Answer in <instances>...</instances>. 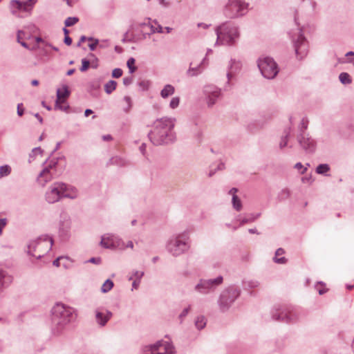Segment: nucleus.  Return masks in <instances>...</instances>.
Returning a JSON list of instances; mask_svg holds the SVG:
<instances>
[{"label":"nucleus","instance_id":"nucleus-45","mask_svg":"<svg viewBox=\"0 0 354 354\" xmlns=\"http://www.w3.org/2000/svg\"><path fill=\"white\" fill-rule=\"evenodd\" d=\"M64 42L66 44H67L68 46L71 45V43H72V39L70 37L68 36H65V38H64Z\"/></svg>","mask_w":354,"mask_h":354},{"label":"nucleus","instance_id":"nucleus-53","mask_svg":"<svg viewBox=\"0 0 354 354\" xmlns=\"http://www.w3.org/2000/svg\"><path fill=\"white\" fill-rule=\"evenodd\" d=\"M32 86H37L39 84V82L36 80H34L31 82Z\"/></svg>","mask_w":354,"mask_h":354},{"label":"nucleus","instance_id":"nucleus-11","mask_svg":"<svg viewBox=\"0 0 354 354\" xmlns=\"http://www.w3.org/2000/svg\"><path fill=\"white\" fill-rule=\"evenodd\" d=\"M70 95V91L66 85H63L57 91V100L55 108L60 110L66 111L68 106L65 104V102Z\"/></svg>","mask_w":354,"mask_h":354},{"label":"nucleus","instance_id":"nucleus-16","mask_svg":"<svg viewBox=\"0 0 354 354\" xmlns=\"http://www.w3.org/2000/svg\"><path fill=\"white\" fill-rule=\"evenodd\" d=\"M78 195L77 189L73 186L65 184V188L63 190V197L69 198H75Z\"/></svg>","mask_w":354,"mask_h":354},{"label":"nucleus","instance_id":"nucleus-5","mask_svg":"<svg viewBox=\"0 0 354 354\" xmlns=\"http://www.w3.org/2000/svg\"><path fill=\"white\" fill-rule=\"evenodd\" d=\"M258 66L262 75L268 79L274 77L278 73L277 64L270 57L260 58Z\"/></svg>","mask_w":354,"mask_h":354},{"label":"nucleus","instance_id":"nucleus-38","mask_svg":"<svg viewBox=\"0 0 354 354\" xmlns=\"http://www.w3.org/2000/svg\"><path fill=\"white\" fill-rule=\"evenodd\" d=\"M179 102H180V100H179V97H173L170 102V107L171 109H175L176 108L178 104H179Z\"/></svg>","mask_w":354,"mask_h":354},{"label":"nucleus","instance_id":"nucleus-31","mask_svg":"<svg viewBox=\"0 0 354 354\" xmlns=\"http://www.w3.org/2000/svg\"><path fill=\"white\" fill-rule=\"evenodd\" d=\"M135 63H136V60L133 57L129 58L127 61V66H128L131 73H133L136 70V67L135 66Z\"/></svg>","mask_w":354,"mask_h":354},{"label":"nucleus","instance_id":"nucleus-44","mask_svg":"<svg viewBox=\"0 0 354 354\" xmlns=\"http://www.w3.org/2000/svg\"><path fill=\"white\" fill-rule=\"evenodd\" d=\"M120 246H121V247H124V248H123V249H124V248H133V244L132 241H129V242L127 243V245H126V246H124V244H123V243H122V242H121V243H120Z\"/></svg>","mask_w":354,"mask_h":354},{"label":"nucleus","instance_id":"nucleus-54","mask_svg":"<svg viewBox=\"0 0 354 354\" xmlns=\"http://www.w3.org/2000/svg\"><path fill=\"white\" fill-rule=\"evenodd\" d=\"M35 117L39 120L40 122H42V118L38 113L35 115Z\"/></svg>","mask_w":354,"mask_h":354},{"label":"nucleus","instance_id":"nucleus-42","mask_svg":"<svg viewBox=\"0 0 354 354\" xmlns=\"http://www.w3.org/2000/svg\"><path fill=\"white\" fill-rule=\"evenodd\" d=\"M24 35H25V32L22 30H20L17 33V41L18 42H21V39H24L25 37H24Z\"/></svg>","mask_w":354,"mask_h":354},{"label":"nucleus","instance_id":"nucleus-2","mask_svg":"<svg viewBox=\"0 0 354 354\" xmlns=\"http://www.w3.org/2000/svg\"><path fill=\"white\" fill-rule=\"evenodd\" d=\"M239 37L238 30L236 27L224 24L217 29V43L221 44H231Z\"/></svg>","mask_w":354,"mask_h":354},{"label":"nucleus","instance_id":"nucleus-49","mask_svg":"<svg viewBox=\"0 0 354 354\" xmlns=\"http://www.w3.org/2000/svg\"><path fill=\"white\" fill-rule=\"evenodd\" d=\"M295 168L297 169L298 170H300L303 169V165L301 163H297L295 165Z\"/></svg>","mask_w":354,"mask_h":354},{"label":"nucleus","instance_id":"nucleus-50","mask_svg":"<svg viewBox=\"0 0 354 354\" xmlns=\"http://www.w3.org/2000/svg\"><path fill=\"white\" fill-rule=\"evenodd\" d=\"M138 285H139V281L138 282L137 281H135L133 283V288L135 289H137L138 287Z\"/></svg>","mask_w":354,"mask_h":354},{"label":"nucleus","instance_id":"nucleus-18","mask_svg":"<svg viewBox=\"0 0 354 354\" xmlns=\"http://www.w3.org/2000/svg\"><path fill=\"white\" fill-rule=\"evenodd\" d=\"M297 42L298 43L301 42V44L300 45H299L297 44H296V46H295L296 53H297V55H301V57H303L307 53L306 46V45L304 43V38L301 35L299 36Z\"/></svg>","mask_w":354,"mask_h":354},{"label":"nucleus","instance_id":"nucleus-51","mask_svg":"<svg viewBox=\"0 0 354 354\" xmlns=\"http://www.w3.org/2000/svg\"><path fill=\"white\" fill-rule=\"evenodd\" d=\"M103 140H111V136H109V135L104 136H103Z\"/></svg>","mask_w":354,"mask_h":354},{"label":"nucleus","instance_id":"nucleus-34","mask_svg":"<svg viewBox=\"0 0 354 354\" xmlns=\"http://www.w3.org/2000/svg\"><path fill=\"white\" fill-rule=\"evenodd\" d=\"M79 19L77 17H68L65 21V26L68 27L75 25L78 22Z\"/></svg>","mask_w":354,"mask_h":354},{"label":"nucleus","instance_id":"nucleus-35","mask_svg":"<svg viewBox=\"0 0 354 354\" xmlns=\"http://www.w3.org/2000/svg\"><path fill=\"white\" fill-rule=\"evenodd\" d=\"M328 170H329V167L328 166V165L323 164V165H319L317 167L316 171L318 174H324L325 172L328 171Z\"/></svg>","mask_w":354,"mask_h":354},{"label":"nucleus","instance_id":"nucleus-37","mask_svg":"<svg viewBox=\"0 0 354 354\" xmlns=\"http://www.w3.org/2000/svg\"><path fill=\"white\" fill-rule=\"evenodd\" d=\"M89 65V61L86 60V59H83L82 60V66L80 68V71L82 72L86 71L88 68Z\"/></svg>","mask_w":354,"mask_h":354},{"label":"nucleus","instance_id":"nucleus-60","mask_svg":"<svg viewBox=\"0 0 354 354\" xmlns=\"http://www.w3.org/2000/svg\"><path fill=\"white\" fill-rule=\"evenodd\" d=\"M286 144H287V141L286 140L283 145L282 144L280 145L281 147H285L286 145Z\"/></svg>","mask_w":354,"mask_h":354},{"label":"nucleus","instance_id":"nucleus-7","mask_svg":"<svg viewBox=\"0 0 354 354\" xmlns=\"http://www.w3.org/2000/svg\"><path fill=\"white\" fill-rule=\"evenodd\" d=\"M65 184L63 183H55L46 192V198L48 203H53L63 198V190Z\"/></svg>","mask_w":354,"mask_h":354},{"label":"nucleus","instance_id":"nucleus-39","mask_svg":"<svg viewBox=\"0 0 354 354\" xmlns=\"http://www.w3.org/2000/svg\"><path fill=\"white\" fill-rule=\"evenodd\" d=\"M324 286V285L321 283L317 284L316 288L318 290L319 295H323L324 293L327 292V289L325 288Z\"/></svg>","mask_w":354,"mask_h":354},{"label":"nucleus","instance_id":"nucleus-30","mask_svg":"<svg viewBox=\"0 0 354 354\" xmlns=\"http://www.w3.org/2000/svg\"><path fill=\"white\" fill-rule=\"evenodd\" d=\"M195 324L198 329H202L206 324L205 319L204 317H197Z\"/></svg>","mask_w":354,"mask_h":354},{"label":"nucleus","instance_id":"nucleus-17","mask_svg":"<svg viewBox=\"0 0 354 354\" xmlns=\"http://www.w3.org/2000/svg\"><path fill=\"white\" fill-rule=\"evenodd\" d=\"M299 141L304 149L306 150H313L314 149L315 142L310 138L302 136Z\"/></svg>","mask_w":354,"mask_h":354},{"label":"nucleus","instance_id":"nucleus-3","mask_svg":"<svg viewBox=\"0 0 354 354\" xmlns=\"http://www.w3.org/2000/svg\"><path fill=\"white\" fill-rule=\"evenodd\" d=\"M53 245V240L49 237L39 238L31 243L29 246V252L36 257L41 258L47 253Z\"/></svg>","mask_w":354,"mask_h":354},{"label":"nucleus","instance_id":"nucleus-4","mask_svg":"<svg viewBox=\"0 0 354 354\" xmlns=\"http://www.w3.org/2000/svg\"><path fill=\"white\" fill-rule=\"evenodd\" d=\"M73 310L62 304H56L53 308V315L55 322L57 324L64 325L71 321Z\"/></svg>","mask_w":354,"mask_h":354},{"label":"nucleus","instance_id":"nucleus-6","mask_svg":"<svg viewBox=\"0 0 354 354\" xmlns=\"http://www.w3.org/2000/svg\"><path fill=\"white\" fill-rule=\"evenodd\" d=\"M150 27L146 24L133 23L127 31L125 37L129 40H138L141 39L145 34L147 29Z\"/></svg>","mask_w":354,"mask_h":354},{"label":"nucleus","instance_id":"nucleus-19","mask_svg":"<svg viewBox=\"0 0 354 354\" xmlns=\"http://www.w3.org/2000/svg\"><path fill=\"white\" fill-rule=\"evenodd\" d=\"M285 253V251L282 248H279L275 252V257L274 261L277 263H285L286 259L284 257H281Z\"/></svg>","mask_w":354,"mask_h":354},{"label":"nucleus","instance_id":"nucleus-26","mask_svg":"<svg viewBox=\"0 0 354 354\" xmlns=\"http://www.w3.org/2000/svg\"><path fill=\"white\" fill-rule=\"evenodd\" d=\"M113 283L112 281L109 280V279H107L104 283L103 285L102 286V288H101V290L103 292H109L110 290H111V288H113Z\"/></svg>","mask_w":354,"mask_h":354},{"label":"nucleus","instance_id":"nucleus-15","mask_svg":"<svg viewBox=\"0 0 354 354\" xmlns=\"http://www.w3.org/2000/svg\"><path fill=\"white\" fill-rule=\"evenodd\" d=\"M112 316V313L109 311L101 312L96 310L95 319L96 322L102 326H104Z\"/></svg>","mask_w":354,"mask_h":354},{"label":"nucleus","instance_id":"nucleus-63","mask_svg":"<svg viewBox=\"0 0 354 354\" xmlns=\"http://www.w3.org/2000/svg\"><path fill=\"white\" fill-rule=\"evenodd\" d=\"M124 84H126L129 83V82L127 79H124Z\"/></svg>","mask_w":354,"mask_h":354},{"label":"nucleus","instance_id":"nucleus-58","mask_svg":"<svg viewBox=\"0 0 354 354\" xmlns=\"http://www.w3.org/2000/svg\"><path fill=\"white\" fill-rule=\"evenodd\" d=\"M188 312V309H185L182 313L181 316H185Z\"/></svg>","mask_w":354,"mask_h":354},{"label":"nucleus","instance_id":"nucleus-25","mask_svg":"<svg viewBox=\"0 0 354 354\" xmlns=\"http://www.w3.org/2000/svg\"><path fill=\"white\" fill-rule=\"evenodd\" d=\"M44 178V183L48 182L51 179V175L50 174V169L45 168L40 174L39 179Z\"/></svg>","mask_w":354,"mask_h":354},{"label":"nucleus","instance_id":"nucleus-23","mask_svg":"<svg viewBox=\"0 0 354 354\" xmlns=\"http://www.w3.org/2000/svg\"><path fill=\"white\" fill-rule=\"evenodd\" d=\"M116 85H117L116 82H115L113 80H111V81L108 82L104 85V90H105L106 93L108 94H110L111 93H112L115 89Z\"/></svg>","mask_w":354,"mask_h":354},{"label":"nucleus","instance_id":"nucleus-27","mask_svg":"<svg viewBox=\"0 0 354 354\" xmlns=\"http://www.w3.org/2000/svg\"><path fill=\"white\" fill-rule=\"evenodd\" d=\"M200 62V59H194L190 63V66L189 69V73L191 75H194L195 73H192L193 71H196L198 67V63Z\"/></svg>","mask_w":354,"mask_h":354},{"label":"nucleus","instance_id":"nucleus-36","mask_svg":"<svg viewBox=\"0 0 354 354\" xmlns=\"http://www.w3.org/2000/svg\"><path fill=\"white\" fill-rule=\"evenodd\" d=\"M88 40L91 41V43L88 44V46L91 50H94L98 44V40L94 39L91 37L88 38Z\"/></svg>","mask_w":354,"mask_h":354},{"label":"nucleus","instance_id":"nucleus-32","mask_svg":"<svg viewBox=\"0 0 354 354\" xmlns=\"http://www.w3.org/2000/svg\"><path fill=\"white\" fill-rule=\"evenodd\" d=\"M11 171V168L8 165L0 167V178L8 176Z\"/></svg>","mask_w":354,"mask_h":354},{"label":"nucleus","instance_id":"nucleus-48","mask_svg":"<svg viewBox=\"0 0 354 354\" xmlns=\"http://www.w3.org/2000/svg\"><path fill=\"white\" fill-rule=\"evenodd\" d=\"M93 113V111L91 110V109H86L85 111V116L88 117L90 114H91Z\"/></svg>","mask_w":354,"mask_h":354},{"label":"nucleus","instance_id":"nucleus-52","mask_svg":"<svg viewBox=\"0 0 354 354\" xmlns=\"http://www.w3.org/2000/svg\"><path fill=\"white\" fill-rule=\"evenodd\" d=\"M86 39H88L85 36H82L80 38V42H79V45L80 44V43L84 42Z\"/></svg>","mask_w":354,"mask_h":354},{"label":"nucleus","instance_id":"nucleus-46","mask_svg":"<svg viewBox=\"0 0 354 354\" xmlns=\"http://www.w3.org/2000/svg\"><path fill=\"white\" fill-rule=\"evenodd\" d=\"M124 101L128 105V109H129L130 106H131V98L129 97H128V96H126V97H124Z\"/></svg>","mask_w":354,"mask_h":354},{"label":"nucleus","instance_id":"nucleus-10","mask_svg":"<svg viewBox=\"0 0 354 354\" xmlns=\"http://www.w3.org/2000/svg\"><path fill=\"white\" fill-rule=\"evenodd\" d=\"M248 3L241 0H229L227 8L230 10V17L243 15L248 9Z\"/></svg>","mask_w":354,"mask_h":354},{"label":"nucleus","instance_id":"nucleus-59","mask_svg":"<svg viewBox=\"0 0 354 354\" xmlns=\"http://www.w3.org/2000/svg\"><path fill=\"white\" fill-rule=\"evenodd\" d=\"M160 3L165 6H167V3L165 2V0H160Z\"/></svg>","mask_w":354,"mask_h":354},{"label":"nucleus","instance_id":"nucleus-56","mask_svg":"<svg viewBox=\"0 0 354 354\" xmlns=\"http://www.w3.org/2000/svg\"><path fill=\"white\" fill-rule=\"evenodd\" d=\"M346 56H354V52L353 51H350L348 53H346Z\"/></svg>","mask_w":354,"mask_h":354},{"label":"nucleus","instance_id":"nucleus-20","mask_svg":"<svg viewBox=\"0 0 354 354\" xmlns=\"http://www.w3.org/2000/svg\"><path fill=\"white\" fill-rule=\"evenodd\" d=\"M174 87L170 84L166 85L161 91L160 95L163 98H166L171 95L174 93Z\"/></svg>","mask_w":354,"mask_h":354},{"label":"nucleus","instance_id":"nucleus-21","mask_svg":"<svg viewBox=\"0 0 354 354\" xmlns=\"http://www.w3.org/2000/svg\"><path fill=\"white\" fill-rule=\"evenodd\" d=\"M22 46H24L26 48L30 49V50H35L37 46V45H39L40 43H43V40L40 37H36L35 38V43L36 44L32 45V44H28L27 43L24 41L19 42Z\"/></svg>","mask_w":354,"mask_h":354},{"label":"nucleus","instance_id":"nucleus-33","mask_svg":"<svg viewBox=\"0 0 354 354\" xmlns=\"http://www.w3.org/2000/svg\"><path fill=\"white\" fill-rule=\"evenodd\" d=\"M232 203H233V206L236 209V210H240L241 208V202L240 201V199L237 197L236 195H234V196L232 197Z\"/></svg>","mask_w":354,"mask_h":354},{"label":"nucleus","instance_id":"nucleus-12","mask_svg":"<svg viewBox=\"0 0 354 354\" xmlns=\"http://www.w3.org/2000/svg\"><path fill=\"white\" fill-rule=\"evenodd\" d=\"M121 241L112 234H104L102 236L100 245L105 248H124L120 246Z\"/></svg>","mask_w":354,"mask_h":354},{"label":"nucleus","instance_id":"nucleus-29","mask_svg":"<svg viewBox=\"0 0 354 354\" xmlns=\"http://www.w3.org/2000/svg\"><path fill=\"white\" fill-rule=\"evenodd\" d=\"M339 80L343 84H349L351 82L350 75L346 73H342L339 75Z\"/></svg>","mask_w":354,"mask_h":354},{"label":"nucleus","instance_id":"nucleus-1","mask_svg":"<svg viewBox=\"0 0 354 354\" xmlns=\"http://www.w3.org/2000/svg\"><path fill=\"white\" fill-rule=\"evenodd\" d=\"M174 126V122L169 118H162L154 122L153 129L149 133L151 140L155 145H162L166 142L168 133Z\"/></svg>","mask_w":354,"mask_h":354},{"label":"nucleus","instance_id":"nucleus-55","mask_svg":"<svg viewBox=\"0 0 354 354\" xmlns=\"http://www.w3.org/2000/svg\"><path fill=\"white\" fill-rule=\"evenodd\" d=\"M75 70L74 69H71L69 70L68 72H67V75H71L73 73H74Z\"/></svg>","mask_w":354,"mask_h":354},{"label":"nucleus","instance_id":"nucleus-9","mask_svg":"<svg viewBox=\"0 0 354 354\" xmlns=\"http://www.w3.org/2000/svg\"><path fill=\"white\" fill-rule=\"evenodd\" d=\"M37 1L38 0H27L26 1H20L18 0H12L10 2L12 12L16 14L17 11H23L30 13Z\"/></svg>","mask_w":354,"mask_h":354},{"label":"nucleus","instance_id":"nucleus-47","mask_svg":"<svg viewBox=\"0 0 354 354\" xmlns=\"http://www.w3.org/2000/svg\"><path fill=\"white\" fill-rule=\"evenodd\" d=\"M237 192V189L236 188H232V189H230V194L232 195V197L234 196V195H236L235 194Z\"/></svg>","mask_w":354,"mask_h":354},{"label":"nucleus","instance_id":"nucleus-62","mask_svg":"<svg viewBox=\"0 0 354 354\" xmlns=\"http://www.w3.org/2000/svg\"><path fill=\"white\" fill-rule=\"evenodd\" d=\"M303 126H304V129L307 128V124H306L304 121H303Z\"/></svg>","mask_w":354,"mask_h":354},{"label":"nucleus","instance_id":"nucleus-8","mask_svg":"<svg viewBox=\"0 0 354 354\" xmlns=\"http://www.w3.org/2000/svg\"><path fill=\"white\" fill-rule=\"evenodd\" d=\"M173 349L167 341H161L147 348L145 354H171Z\"/></svg>","mask_w":354,"mask_h":354},{"label":"nucleus","instance_id":"nucleus-64","mask_svg":"<svg viewBox=\"0 0 354 354\" xmlns=\"http://www.w3.org/2000/svg\"><path fill=\"white\" fill-rule=\"evenodd\" d=\"M348 62L354 64V57L352 59H350Z\"/></svg>","mask_w":354,"mask_h":354},{"label":"nucleus","instance_id":"nucleus-57","mask_svg":"<svg viewBox=\"0 0 354 354\" xmlns=\"http://www.w3.org/2000/svg\"><path fill=\"white\" fill-rule=\"evenodd\" d=\"M64 32L66 36H68L69 31L66 28H64Z\"/></svg>","mask_w":354,"mask_h":354},{"label":"nucleus","instance_id":"nucleus-14","mask_svg":"<svg viewBox=\"0 0 354 354\" xmlns=\"http://www.w3.org/2000/svg\"><path fill=\"white\" fill-rule=\"evenodd\" d=\"M169 248L174 255H178L187 250V243L181 236H178L169 243Z\"/></svg>","mask_w":354,"mask_h":354},{"label":"nucleus","instance_id":"nucleus-24","mask_svg":"<svg viewBox=\"0 0 354 354\" xmlns=\"http://www.w3.org/2000/svg\"><path fill=\"white\" fill-rule=\"evenodd\" d=\"M11 281L12 279L10 276H7L3 271H0V286L4 284H8Z\"/></svg>","mask_w":354,"mask_h":354},{"label":"nucleus","instance_id":"nucleus-61","mask_svg":"<svg viewBox=\"0 0 354 354\" xmlns=\"http://www.w3.org/2000/svg\"><path fill=\"white\" fill-rule=\"evenodd\" d=\"M198 26H203V28L207 27L206 24H198Z\"/></svg>","mask_w":354,"mask_h":354},{"label":"nucleus","instance_id":"nucleus-13","mask_svg":"<svg viewBox=\"0 0 354 354\" xmlns=\"http://www.w3.org/2000/svg\"><path fill=\"white\" fill-rule=\"evenodd\" d=\"M223 281V277H218L214 280H202L196 285V290L201 293H205L208 290L214 286L221 284Z\"/></svg>","mask_w":354,"mask_h":354},{"label":"nucleus","instance_id":"nucleus-41","mask_svg":"<svg viewBox=\"0 0 354 354\" xmlns=\"http://www.w3.org/2000/svg\"><path fill=\"white\" fill-rule=\"evenodd\" d=\"M24 109L23 107V104H18L17 105V114L19 116H22L24 114Z\"/></svg>","mask_w":354,"mask_h":354},{"label":"nucleus","instance_id":"nucleus-28","mask_svg":"<svg viewBox=\"0 0 354 354\" xmlns=\"http://www.w3.org/2000/svg\"><path fill=\"white\" fill-rule=\"evenodd\" d=\"M219 91H214L211 93V94L208 97V105L212 106L215 103V98L218 97Z\"/></svg>","mask_w":354,"mask_h":354},{"label":"nucleus","instance_id":"nucleus-22","mask_svg":"<svg viewBox=\"0 0 354 354\" xmlns=\"http://www.w3.org/2000/svg\"><path fill=\"white\" fill-rule=\"evenodd\" d=\"M68 263H69V260L68 258L61 257L57 258V259H55L53 261V265L56 267H59L61 265H62L64 267H66L68 266Z\"/></svg>","mask_w":354,"mask_h":354},{"label":"nucleus","instance_id":"nucleus-40","mask_svg":"<svg viewBox=\"0 0 354 354\" xmlns=\"http://www.w3.org/2000/svg\"><path fill=\"white\" fill-rule=\"evenodd\" d=\"M122 75V71L120 68H115L112 72V76L115 78L120 77Z\"/></svg>","mask_w":354,"mask_h":354},{"label":"nucleus","instance_id":"nucleus-43","mask_svg":"<svg viewBox=\"0 0 354 354\" xmlns=\"http://www.w3.org/2000/svg\"><path fill=\"white\" fill-rule=\"evenodd\" d=\"M6 219H0V235L2 234V230L6 226Z\"/></svg>","mask_w":354,"mask_h":354}]
</instances>
